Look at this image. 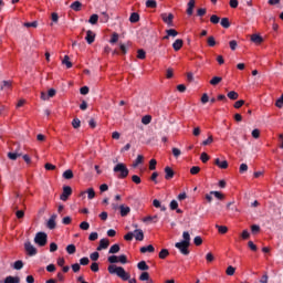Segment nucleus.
<instances>
[{
  "mask_svg": "<svg viewBox=\"0 0 283 283\" xmlns=\"http://www.w3.org/2000/svg\"><path fill=\"white\" fill-rule=\"evenodd\" d=\"M146 6H147V8H157V1L156 0H147Z\"/></svg>",
  "mask_w": 283,
  "mask_h": 283,
  "instance_id": "c03bdc74",
  "label": "nucleus"
},
{
  "mask_svg": "<svg viewBox=\"0 0 283 283\" xmlns=\"http://www.w3.org/2000/svg\"><path fill=\"white\" fill-rule=\"evenodd\" d=\"M23 25H25V28H38V21H27Z\"/></svg>",
  "mask_w": 283,
  "mask_h": 283,
  "instance_id": "79ce46f5",
  "label": "nucleus"
},
{
  "mask_svg": "<svg viewBox=\"0 0 283 283\" xmlns=\"http://www.w3.org/2000/svg\"><path fill=\"white\" fill-rule=\"evenodd\" d=\"M151 118L153 116L150 114H145V116H143L142 118V123H144V125H148L149 123H151Z\"/></svg>",
  "mask_w": 283,
  "mask_h": 283,
  "instance_id": "cd10ccee",
  "label": "nucleus"
},
{
  "mask_svg": "<svg viewBox=\"0 0 283 283\" xmlns=\"http://www.w3.org/2000/svg\"><path fill=\"white\" fill-rule=\"evenodd\" d=\"M118 252H120V245L118 243L111 247L109 254H118Z\"/></svg>",
  "mask_w": 283,
  "mask_h": 283,
  "instance_id": "5701e85b",
  "label": "nucleus"
},
{
  "mask_svg": "<svg viewBox=\"0 0 283 283\" xmlns=\"http://www.w3.org/2000/svg\"><path fill=\"white\" fill-rule=\"evenodd\" d=\"M67 254H75L76 253V245L73 243L66 247Z\"/></svg>",
  "mask_w": 283,
  "mask_h": 283,
  "instance_id": "473e14b6",
  "label": "nucleus"
},
{
  "mask_svg": "<svg viewBox=\"0 0 283 283\" xmlns=\"http://www.w3.org/2000/svg\"><path fill=\"white\" fill-rule=\"evenodd\" d=\"M98 259H99V251L97 250V252H93L91 254V260L94 261L95 263L96 261H98Z\"/></svg>",
  "mask_w": 283,
  "mask_h": 283,
  "instance_id": "09e8293b",
  "label": "nucleus"
},
{
  "mask_svg": "<svg viewBox=\"0 0 283 283\" xmlns=\"http://www.w3.org/2000/svg\"><path fill=\"white\" fill-rule=\"evenodd\" d=\"M157 161L156 159H150L149 161V169H156Z\"/></svg>",
  "mask_w": 283,
  "mask_h": 283,
  "instance_id": "338daca9",
  "label": "nucleus"
},
{
  "mask_svg": "<svg viewBox=\"0 0 283 283\" xmlns=\"http://www.w3.org/2000/svg\"><path fill=\"white\" fill-rule=\"evenodd\" d=\"M182 239H184V243H185V248L186 250H189L190 248V243H191V237L189 232H184L182 234Z\"/></svg>",
  "mask_w": 283,
  "mask_h": 283,
  "instance_id": "9b49d317",
  "label": "nucleus"
},
{
  "mask_svg": "<svg viewBox=\"0 0 283 283\" xmlns=\"http://www.w3.org/2000/svg\"><path fill=\"white\" fill-rule=\"evenodd\" d=\"M210 143H213L212 135H209L208 139H205V142H202V145H210Z\"/></svg>",
  "mask_w": 283,
  "mask_h": 283,
  "instance_id": "69168bd1",
  "label": "nucleus"
},
{
  "mask_svg": "<svg viewBox=\"0 0 283 283\" xmlns=\"http://www.w3.org/2000/svg\"><path fill=\"white\" fill-rule=\"evenodd\" d=\"M81 7H82L81 1H73V3H71L72 10L80 11Z\"/></svg>",
  "mask_w": 283,
  "mask_h": 283,
  "instance_id": "72a5a7b5",
  "label": "nucleus"
},
{
  "mask_svg": "<svg viewBox=\"0 0 283 283\" xmlns=\"http://www.w3.org/2000/svg\"><path fill=\"white\" fill-rule=\"evenodd\" d=\"M167 34L164 36V39H169V36H177L178 35V31L175 30V28H169L168 30H166Z\"/></svg>",
  "mask_w": 283,
  "mask_h": 283,
  "instance_id": "f3484780",
  "label": "nucleus"
},
{
  "mask_svg": "<svg viewBox=\"0 0 283 283\" xmlns=\"http://www.w3.org/2000/svg\"><path fill=\"white\" fill-rule=\"evenodd\" d=\"M86 192H87V198L90 200H92L96 197V192H95L94 188H88V190H86Z\"/></svg>",
  "mask_w": 283,
  "mask_h": 283,
  "instance_id": "e433bc0d",
  "label": "nucleus"
},
{
  "mask_svg": "<svg viewBox=\"0 0 283 283\" xmlns=\"http://www.w3.org/2000/svg\"><path fill=\"white\" fill-rule=\"evenodd\" d=\"M21 279L20 276H7L4 279V283H20Z\"/></svg>",
  "mask_w": 283,
  "mask_h": 283,
  "instance_id": "dca6fc26",
  "label": "nucleus"
},
{
  "mask_svg": "<svg viewBox=\"0 0 283 283\" xmlns=\"http://www.w3.org/2000/svg\"><path fill=\"white\" fill-rule=\"evenodd\" d=\"M205 14H207V8H199L197 10V15L198 17H205Z\"/></svg>",
  "mask_w": 283,
  "mask_h": 283,
  "instance_id": "8fccbe9b",
  "label": "nucleus"
},
{
  "mask_svg": "<svg viewBox=\"0 0 283 283\" xmlns=\"http://www.w3.org/2000/svg\"><path fill=\"white\" fill-rule=\"evenodd\" d=\"M251 41L254 43H262L263 42V36L261 34H252L251 35Z\"/></svg>",
  "mask_w": 283,
  "mask_h": 283,
  "instance_id": "393cba45",
  "label": "nucleus"
},
{
  "mask_svg": "<svg viewBox=\"0 0 283 283\" xmlns=\"http://www.w3.org/2000/svg\"><path fill=\"white\" fill-rule=\"evenodd\" d=\"M81 230H90V223L87 221H83L80 223Z\"/></svg>",
  "mask_w": 283,
  "mask_h": 283,
  "instance_id": "6e6d98bb",
  "label": "nucleus"
},
{
  "mask_svg": "<svg viewBox=\"0 0 283 283\" xmlns=\"http://www.w3.org/2000/svg\"><path fill=\"white\" fill-rule=\"evenodd\" d=\"M217 230L219 231V234H227L228 228L227 226H216Z\"/></svg>",
  "mask_w": 283,
  "mask_h": 283,
  "instance_id": "c9c22d12",
  "label": "nucleus"
},
{
  "mask_svg": "<svg viewBox=\"0 0 283 283\" xmlns=\"http://www.w3.org/2000/svg\"><path fill=\"white\" fill-rule=\"evenodd\" d=\"M34 243L40 248H43L48 243V234H45V232H38L34 237Z\"/></svg>",
  "mask_w": 283,
  "mask_h": 283,
  "instance_id": "7ed1b4c3",
  "label": "nucleus"
},
{
  "mask_svg": "<svg viewBox=\"0 0 283 283\" xmlns=\"http://www.w3.org/2000/svg\"><path fill=\"white\" fill-rule=\"evenodd\" d=\"M144 163V157L143 155H138L135 161L133 163V167H138V165H142Z\"/></svg>",
  "mask_w": 283,
  "mask_h": 283,
  "instance_id": "2f4dec72",
  "label": "nucleus"
},
{
  "mask_svg": "<svg viewBox=\"0 0 283 283\" xmlns=\"http://www.w3.org/2000/svg\"><path fill=\"white\" fill-rule=\"evenodd\" d=\"M140 17L138 14V12H132V14L129 15V21L132 23H137L139 21Z\"/></svg>",
  "mask_w": 283,
  "mask_h": 283,
  "instance_id": "4be33fe9",
  "label": "nucleus"
},
{
  "mask_svg": "<svg viewBox=\"0 0 283 283\" xmlns=\"http://www.w3.org/2000/svg\"><path fill=\"white\" fill-rule=\"evenodd\" d=\"M134 237H135L136 241H144V239H145L143 230H135Z\"/></svg>",
  "mask_w": 283,
  "mask_h": 283,
  "instance_id": "a211bd4d",
  "label": "nucleus"
},
{
  "mask_svg": "<svg viewBox=\"0 0 283 283\" xmlns=\"http://www.w3.org/2000/svg\"><path fill=\"white\" fill-rule=\"evenodd\" d=\"M73 177H74L73 170H65V172H63V179L70 180V179H73Z\"/></svg>",
  "mask_w": 283,
  "mask_h": 283,
  "instance_id": "c756f323",
  "label": "nucleus"
},
{
  "mask_svg": "<svg viewBox=\"0 0 283 283\" xmlns=\"http://www.w3.org/2000/svg\"><path fill=\"white\" fill-rule=\"evenodd\" d=\"M216 43H217V41L213 35L208 36V45H210V48H213L216 45Z\"/></svg>",
  "mask_w": 283,
  "mask_h": 283,
  "instance_id": "a18cd8bd",
  "label": "nucleus"
},
{
  "mask_svg": "<svg viewBox=\"0 0 283 283\" xmlns=\"http://www.w3.org/2000/svg\"><path fill=\"white\" fill-rule=\"evenodd\" d=\"M195 6H196V0L188 1L187 14H189V17L193 14Z\"/></svg>",
  "mask_w": 283,
  "mask_h": 283,
  "instance_id": "4468645a",
  "label": "nucleus"
},
{
  "mask_svg": "<svg viewBox=\"0 0 283 283\" xmlns=\"http://www.w3.org/2000/svg\"><path fill=\"white\" fill-rule=\"evenodd\" d=\"M200 166H192V168H190V174H198V171H200Z\"/></svg>",
  "mask_w": 283,
  "mask_h": 283,
  "instance_id": "0e129e2a",
  "label": "nucleus"
},
{
  "mask_svg": "<svg viewBox=\"0 0 283 283\" xmlns=\"http://www.w3.org/2000/svg\"><path fill=\"white\" fill-rule=\"evenodd\" d=\"M85 39L87 43H94L96 39V33L93 30H87Z\"/></svg>",
  "mask_w": 283,
  "mask_h": 283,
  "instance_id": "9d476101",
  "label": "nucleus"
},
{
  "mask_svg": "<svg viewBox=\"0 0 283 283\" xmlns=\"http://www.w3.org/2000/svg\"><path fill=\"white\" fill-rule=\"evenodd\" d=\"M90 259L87 256H83L80 259V265H88Z\"/></svg>",
  "mask_w": 283,
  "mask_h": 283,
  "instance_id": "864d4df0",
  "label": "nucleus"
},
{
  "mask_svg": "<svg viewBox=\"0 0 283 283\" xmlns=\"http://www.w3.org/2000/svg\"><path fill=\"white\" fill-rule=\"evenodd\" d=\"M210 21H211V23H219L220 22V17H218V14H212L210 17Z\"/></svg>",
  "mask_w": 283,
  "mask_h": 283,
  "instance_id": "4d7b16f0",
  "label": "nucleus"
},
{
  "mask_svg": "<svg viewBox=\"0 0 283 283\" xmlns=\"http://www.w3.org/2000/svg\"><path fill=\"white\" fill-rule=\"evenodd\" d=\"M209 101V94L207 92H203V94L201 95V103H208Z\"/></svg>",
  "mask_w": 283,
  "mask_h": 283,
  "instance_id": "680f3d73",
  "label": "nucleus"
},
{
  "mask_svg": "<svg viewBox=\"0 0 283 283\" xmlns=\"http://www.w3.org/2000/svg\"><path fill=\"white\" fill-rule=\"evenodd\" d=\"M153 206H154V208H159L161 210V212H166V210H167L166 206H161V203H160V201H158V199H154Z\"/></svg>",
  "mask_w": 283,
  "mask_h": 283,
  "instance_id": "aec40b11",
  "label": "nucleus"
},
{
  "mask_svg": "<svg viewBox=\"0 0 283 283\" xmlns=\"http://www.w3.org/2000/svg\"><path fill=\"white\" fill-rule=\"evenodd\" d=\"M160 18L165 23H167V25H174L175 14H172V12H161Z\"/></svg>",
  "mask_w": 283,
  "mask_h": 283,
  "instance_id": "20e7f679",
  "label": "nucleus"
},
{
  "mask_svg": "<svg viewBox=\"0 0 283 283\" xmlns=\"http://www.w3.org/2000/svg\"><path fill=\"white\" fill-rule=\"evenodd\" d=\"M24 268L23 261H15L13 263V270H22Z\"/></svg>",
  "mask_w": 283,
  "mask_h": 283,
  "instance_id": "f704fd0d",
  "label": "nucleus"
},
{
  "mask_svg": "<svg viewBox=\"0 0 283 283\" xmlns=\"http://www.w3.org/2000/svg\"><path fill=\"white\" fill-rule=\"evenodd\" d=\"M107 248H109V239H101L97 251L101 252L102 250H107Z\"/></svg>",
  "mask_w": 283,
  "mask_h": 283,
  "instance_id": "1a4fd4ad",
  "label": "nucleus"
},
{
  "mask_svg": "<svg viewBox=\"0 0 283 283\" xmlns=\"http://www.w3.org/2000/svg\"><path fill=\"white\" fill-rule=\"evenodd\" d=\"M72 193H73L72 188L70 186H64L63 192L60 197L61 201H67L69 197H71Z\"/></svg>",
  "mask_w": 283,
  "mask_h": 283,
  "instance_id": "423d86ee",
  "label": "nucleus"
},
{
  "mask_svg": "<svg viewBox=\"0 0 283 283\" xmlns=\"http://www.w3.org/2000/svg\"><path fill=\"white\" fill-rule=\"evenodd\" d=\"M119 212H120V217H127L130 213V208L129 206H119Z\"/></svg>",
  "mask_w": 283,
  "mask_h": 283,
  "instance_id": "ddd939ff",
  "label": "nucleus"
},
{
  "mask_svg": "<svg viewBox=\"0 0 283 283\" xmlns=\"http://www.w3.org/2000/svg\"><path fill=\"white\" fill-rule=\"evenodd\" d=\"M182 45H184L182 39H176V41H174V43H172V48L176 51L181 50Z\"/></svg>",
  "mask_w": 283,
  "mask_h": 283,
  "instance_id": "2eb2a0df",
  "label": "nucleus"
},
{
  "mask_svg": "<svg viewBox=\"0 0 283 283\" xmlns=\"http://www.w3.org/2000/svg\"><path fill=\"white\" fill-rule=\"evenodd\" d=\"M276 107H283V94L275 101Z\"/></svg>",
  "mask_w": 283,
  "mask_h": 283,
  "instance_id": "603ef678",
  "label": "nucleus"
},
{
  "mask_svg": "<svg viewBox=\"0 0 283 283\" xmlns=\"http://www.w3.org/2000/svg\"><path fill=\"white\" fill-rule=\"evenodd\" d=\"M167 256H169V250L164 249L159 252V259H167Z\"/></svg>",
  "mask_w": 283,
  "mask_h": 283,
  "instance_id": "37998d69",
  "label": "nucleus"
},
{
  "mask_svg": "<svg viewBox=\"0 0 283 283\" xmlns=\"http://www.w3.org/2000/svg\"><path fill=\"white\" fill-rule=\"evenodd\" d=\"M113 171H115L117 179H126L129 174L126 164H116Z\"/></svg>",
  "mask_w": 283,
  "mask_h": 283,
  "instance_id": "f03ea898",
  "label": "nucleus"
},
{
  "mask_svg": "<svg viewBox=\"0 0 283 283\" xmlns=\"http://www.w3.org/2000/svg\"><path fill=\"white\" fill-rule=\"evenodd\" d=\"M226 274H228V276H233L235 274V268H233V265H229L226 270Z\"/></svg>",
  "mask_w": 283,
  "mask_h": 283,
  "instance_id": "ea45409f",
  "label": "nucleus"
},
{
  "mask_svg": "<svg viewBox=\"0 0 283 283\" xmlns=\"http://www.w3.org/2000/svg\"><path fill=\"white\" fill-rule=\"evenodd\" d=\"M127 256L125 254H120L118 256V263H122L123 265H125L127 263Z\"/></svg>",
  "mask_w": 283,
  "mask_h": 283,
  "instance_id": "de8ad7c7",
  "label": "nucleus"
},
{
  "mask_svg": "<svg viewBox=\"0 0 283 283\" xmlns=\"http://www.w3.org/2000/svg\"><path fill=\"white\" fill-rule=\"evenodd\" d=\"M56 219H57V214H52L46 223V227L49 228V230H55L56 228Z\"/></svg>",
  "mask_w": 283,
  "mask_h": 283,
  "instance_id": "6e6552de",
  "label": "nucleus"
},
{
  "mask_svg": "<svg viewBox=\"0 0 283 283\" xmlns=\"http://www.w3.org/2000/svg\"><path fill=\"white\" fill-rule=\"evenodd\" d=\"M108 263H111L107 268L109 274H116L122 281H127L129 279V272H126L124 268L116 265V263H119V256L112 254L108 256Z\"/></svg>",
  "mask_w": 283,
  "mask_h": 283,
  "instance_id": "f257e3e1",
  "label": "nucleus"
},
{
  "mask_svg": "<svg viewBox=\"0 0 283 283\" xmlns=\"http://www.w3.org/2000/svg\"><path fill=\"white\" fill-rule=\"evenodd\" d=\"M18 156H22V153H20V150H15V153L8 154V157L11 158V160H17Z\"/></svg>",
  "mask_w": 283,
  "mask_h": 283,
  "instance_id": "7c9ffc66",
  "label": "nucleus"
},
{
  "mask_svg": "<svg viewBox=\"0 0 283 283\" xmlns=\"http://www.w3.org/2000/svg\"><path fill=\"white\" fill-rule=\"evenodd\" d=\"M98 239V232H91L88 240L96 241Z\"/></svg>",
  "mask_w": 283,
  "mask_h": 283,
  "instance_id": "13d9d810",
  "label": "nucleus"
},
{
  "mask_svg": "<svg viewBox=\"0 0 283 283\" xmlns=\"http://www.w3.org/2000/svg\"><path fill=\"white\" fill-rule=\"evenodd\" d=\"M172 154L176 158H178V156L181 154V150H179V148H172Z\"/></svg>",
  "mask_w": 283,
  "mask_h": 283,
  "instance_id": "774afa93",
  "label": "nucleus"
},
{
  "mask_svg": "<svg viewBox=\"0 0 283 283\" xmlns=\"http://www.w3.org/2000/svg\"><path fill=\"white\" fill-rule=\"evenodd\" d=\"M176 248L184 254L185 256H188L190 254V250H187L185 239L180 241L179 243H176Z\"/></svg>",
  "mask_w": 283,
  "mask_h": 283,
  "instance_id": "0eeeda50",
  "label": "nucleus"
},
{
  "mask_svg": "<svg viewBox=\"0 0 283 283\" xmlns=\"http://www.w3.org/2000/svg\"><path fill=\"white\" fill-rule=\"evenodd\" d=\"M62 63L66 65V67H73V63L69 56V54H65L64 59L62 60Z\"/></svg>",
  "mask_w": 283,
  "mask_h": 283,
  "instance_id": "b1692460",
  "label": "nucleus"
},
{
  "mask_svg": "<svg viewBox=\"0 0 283 283\" xmlns=\"http://www.w3.org/2000/svg\"><path fill=\"white\" fill-rule=\"evenodd\" d=\"M248 169H249L248 164H241L239 171L240 174H244V171H248Z\"/></svg>",
  "mask_w": 283,
  "mask_h": 283,
  "instance_id": "bf43d9fd",
  "label": "nucleus"
},
{
  "mask_svg": "<svg viewBox=\"0 0 283 283\" xmlns=\"http://www.w3.org/2000/svg\"><path fill=\"white\" fill-rule=\"evenodd\" d=\"M228 97L232 101H235L237 98H239V92H235V90H231L230 92H228Z\"/></svg>",
  "mask_w": 283,
  "mask_h": 283,
  "instance_id": "a878e982",
  "label": "nucleus"
},
{
  "mask_svg": "<svg viewBox=\"0 0 283 283\" xmlns=\"http://www.w3.org/2000/svg\"><path fill=\"white\" fill-rule=\"evenodd\" d=\"M139 281H149V272H147V270H145L140 276H139Z\"/></svg>",
  "mask_w": 283,
  "mask_h": 283,
  "instance_id": "58836bf2",
  "label": "nucleus"
},
{
  "mask_svg": "<svg viewBox=\"0 0 283 283\" xmlns=\"http://www.w3.org/2000/svg\"><path fill=\"white\" fill-rule=\"evenodd\" d=\"M179 203L175 199L170 202V210H178Z\"/></svg>",
  "mask_w": 283,
  "mask_h": 283,
  "instance_id": "3c124183",
  "label": "nucleus"
},
{
  "mask_svg": "<svg viewBox=\"0 0 283 283\" xmlns=\"http://www.w3.org/2000/svg\"><path fill=\"white\" fill-rule=\"evenodd\" d=\"M209 155H207V153H201L200 159L202 160V163H207V160H209Z\"/></svg>",
  "mask_w": 283,
  "mask_h": 283,
  "instance_id": "e2e57ef3",
  "label": "nucleus"
},
{
  "mask_svg": "<svg viewBox=\"0 0 283 283\" xmlns=\"http://www.w3.org/2000/svg\"><path fill=\"white\" fill-rule=\"evenodd\" d=\"M24 250L29 256H35L38 254L36 248L30 241L24 243Z\"/></svg>",
  "mask_w": 283,
  "mask_h": 283,
  "instance_id": "39448f33",
  "label": "nucleus"
},
{
  "mask_svg": "<svg viewBox=\"0 0 283 283\" xmlns=\"http://www.w3.org/2000/svg\"><path fill=\"white\" fill-rule=\"evenodd\" d=\"M214 164L221 169H227V167H229L228 161H221V159H214Z\"/></svg>",
  "mask_w": 283,
  "mask_h": 283,
  "instance_id": "412c9836",
  "label": "nucleus"
},
{
  "mask_svg": "<svg viewBox=\"0 0 283 283\" xmlns=\"http://www.w3.org/2000/svg\"><path fill=\"white\" fill-rule=\"evenodd\" d=\"M119 39L118 32H114L111 38V43H116Z\"/></svg>",
  "mask_w": 283,
  "mask_h": 283,
  "instance_id": "5fc2aeb1",
  "label": "nucleus"
},
{
  "mask_svg": "<svg viewBox=\"0 0 283 283\" xmlns=\"http://www.w3.org/2000/svg\"><path fill=\"white\" fill-rule=\"evenodd\" d=\"M12 81H2L1 88L4 90L7 87H11Z\"/></svg>",
  "mask_w": 283,
  "mask_h": 283,
  "instance_id": "052dcab7",
  "label": "nucleus"
},
{
  "mask_svg": "<svg viewBox=\"0 0 283 283\" xmlns=\"http://www.w3.org/2000/svg\"><path fill=\"white\" fill-rule=\"evenodd\" d=\"M221 25H222L223 28H230L231 23H230L228 17H223V18L221 19Z\"/></svg>",
  "mask_w": 283,
  "mask_h": 283,
  "instance_id": "4c0bfd02",
  "label": "nucleus"
},
{
  "mask_svg": "<svg viewBox=\"0 0 283 283\" xmlns=\"http://www.w3.org/2000/svg\"><path fill=\"white\" fill-rule=\"evenodd\" d=\"M221 81H222V76H212V78H210V84L218 85L219 83H221Z\"/></svg>",
  "mask_w": 283,
  "mask_h": 283,
  "instance_id": "c85d7f7f",
  "label": "nucleus"
},
{
  "mask_svg": "<svg viewBox=\"0 0 283 283\" xmlns=\"http://www.w3.org/2000/svg\"><path fill=\"white\" fill-rule=\"evenodd\" d=\"M90 23L95 24L98 21V14H91L88 19Z\"/></svg>",
  "mask_w": 283,
  "mask_h": 283,
  "instance_id": "49530a36",
  "label": "nucleus"
},
{
  "mask_svg": "<svg viewBox=\"0 0 283 283\" xmlns=\"http://www.w3.org/2000/svg\"><path fill=\"white\" fill-rule=\"evenodd\" d=\"M137 57L138 59H146V50H144L143 48L137 50Z\"/></svg>",
  "mask_w": 283,
  "mask_h": 283,
  "instance_id": "a19ab883",
  "label": "nucleus"
},
{
  "mask_svg": "<svg viewBox=\"0 0 283 283\" xmlns=\"http://www.w3.org/2000/svg\"><path fill=\"white\" fill-rule=\"evenodd\" d=\"M140 252H142V254H146L147 252L153 253V252H155V248H154V245H145V247L140 248Z\"/></svg>",
  "mask_w": 283,
  "mask_h": 283,
  "instance_id": "6ab92c4d",
  "label": "nucleus"
},
{
  "mask_svg": "<svg viewBox=\"0 0 283 283\" xmlns=\"http://www.w3.org/2000/svg\"><path fill=\"white\" fill-rule=\"evenodd\" d=\"M175 177V172L172 170V168H170V166H167L165 168V179H167V181H169L170 179H174Z\"/></svg>",
  "mask_w": 283,
  "mask_h": 283,
  "instance_id": "f8f14e48",
  "label": "nucleus"
},
{
  "mask_svg": "<svg viewBox=\"0 0 283 283\" xmlns=\"http://www.w3.org/2000/svg\"><path fill=\"white\" fill-rule=\"evenodd\" d=\"M138 270H142L145 272L146 270H149V265H147L146 261H140L137 265Z\"/></svg>",
  "mask_w": 283,
  "mask_h": 283,
  "instance_id": "bb28decb",
  "label": "nucleus"
}]
</instances>
